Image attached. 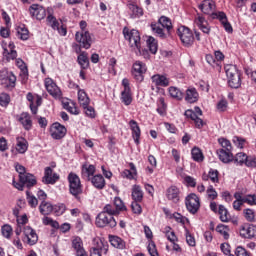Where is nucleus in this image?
Returning <instances> with one entry per match:
<instances>
[{"mask_svg":"<svg viewBox=\"0 0 256 256\" xmlns=\"http://www.w3.org/2000/svg\"><path fill=\"white\" fill-rule=\"evenodd\" d=\"M127 7L130 11V17L132 19H137V17H142L143 15V9L139 8V6L133 4V3H128Z\"/></svg>","mask_w":256,"mask_h":256,"instance_id":"obj_35","label":"nucleus"},{"mask_svg":"<svg viewBox=\"0 0 256 256\" xmlns=\"http://www.w3.org/2000/svg\"><path fill=\"white\" fill-rule=\"evenodd\" d=\"M102 213H106V214H108V215H111L112 217H113V215H119V213L117 212V210H116L114 204H113V205L107 204V205L104 207Z\"/></svg>","mask_w":256,"mask_h":256,"instance_id":"obj_60","label":"nucleus"},{"mask_svg":"<svg viewBox=\"0 0 256 256\" xmlns=\"http://www.w3.org/2000/svg\"><path fill=\"white\" fill-rule=\"evenodd\" d=\"M234 145L238 148V149H243V147H245V143L246 140L245 138H241L239 136H234L232 139Z\"/></svg>","mask_w":256,"mask_h":256,"instance_id":"obj_62","label":"nucleus"},{"mask_svg":"<svg viewBox=\"0 0 256 256\" xmlns=\"http://www.w3.org/2000/svg\"><path fill=\"white\" fill-rule=\"evenodd\" d=\"M129 167L131 170H124L122 172V177L124 179H135V175H137V167H135V164L133 162L129 164Z\"/></svg>","mask_w":256,"mask_h":256,"instance_id":"obj_40","label":"nucleus"},{"mask_svg":"<svg viewBox=\"0 0 256 256\" xmlns=\"http://www.w3.org/2000/svg\"><path fill=\"white\" fill-rule=\"evenodd\" d=\"M240 235L244 239H256V225H242L240 227Z\"/></svg>","mask_w":256,"mask_h":256,"instance_id":"obj_18","label":"nucleus"},{"mask_svg":"<svg viewBox=\"0 0 256 256\" xmlns=\"http://www.w3.org/2000/svg\"><path fill=\"white\" fill-rule=\"evenodd\" d=\"M110 245L115 247V249H127V243L119 236H109Z\"/></svg>","mask_w":256,"mask_h":256,"instance_id":"obj_29","label":"nucleus"},{"mask_svg":"<svg viewBox=\"0 0 256 256\" xmlns=\"http://www.w3.org/2000/svg\"><path fill=\"white\" fill-rule=\"evenodd\" d=\"M44 87L49 95H51V97L54 99H61L63 97L61 88H59L57 83L52 78H45Z\"/></svg>","mask_w":256,"mask_h":256,"instance_id":"obj_7","label":"nucleus"},{"mask_svg":"<svg viewBox=\"0 0 256 256\" xmlns=\"http://www.w3.org/2000/svg\"><path fill=\"white\" fill-rule=\"evenodd\" d=\"M90 181L93 187H95V189H98V190L105 189L106 182L103 175L96 174L90 178Z\"/></svg>","mask_w":256,"mask_h":256,"instance_id":"obj_28","label":"nucleus"},{"mask_svg":"<svg viewBox=\"0 0 256 256\" xmlns=\"http://www.w3.org/2000/svg\"><path fill=\"white\" fill-rule=\"evenodd\" d=\"M178 36L180 37L181 42L186 47H189V45H193L194 37L193 32L185 26H180L178 28Z\"/></svg>","mask_w":256,"mask_h":256,"instance_id":"obj_11","label":"nucleus"},{"mask_svg":"<svg viewBox=\"0 0 256 256\" xmlns=\"http://www.w3.org/2000/svg\"><path fill=\"white\" fill-rule=\"evenodd\" d=\"M129 126L132 131V137L134 139V143L136 145H139L140 139H141V128L139 127V124L135 120H130L129 121Z\"/></svg>","mask_w":256,"mask_h":256,"instance_id":"obj_21","label":"nucleus"},{"mask_svg":"<svg viewBox=\"0 0 256 256\" xmlns=\"http://www.w3.org/2000/svg\"><path fill=\"white\" fill-rule=\"evenodd\" d=\"M151 29L157 37H160V39H167V34H165V30L159 26L157 23L151 24Z\"/></svg>","mask_w":256,"mask_h":256,"instance_id":"obj_43","label":"nucleus"},{"mask_svg":"<svg viewBox=\"0 0 256 256\" xmlns=\"http://www.w3.org/2000/svg\"><path fill=\"white\" fill-rule=\"evenodd\" d=\"M233 161L236 165H245L247 167L249 156L243 152H239L234 156Z\"/></svg>","mask_w":256,"mask_h":256,"instance_id":"obj_39","label":"nucleus"},{"mask_svg":"<svg viewBox=\"0 0 256 256\" xmlns=\"http://www.w3.org/2000/svg\"><path fill=\"white\" fill-rule=\"evenodd\" d=\"M193 161H197V163H201L205 157L203 156V152L201 149L194 147L191 151Z\"/></svg>","mask_w":256,"mask_h":256,"instance_id":"obj_44","label":"nucleus"},{"mask_svg":"<svg viewBox=\"0 0 256 256\" xmlns=\"http://www.w3.org/2000/svg\"><path fill=\"white\" fill-rule=\"evenodd\" d=\"M233 150L218 149L217 155L222 163H231L233 161Z\"/></svg>","mask_w":256,"mask_h":256,"instance_id":"obj_26","label":"nucleus"},{"mask_svg":"<svg viewBox=\"0 0 256 256\" xmlns=\"http://www.w3.org/2000/svg\"><path fill=\"white\" fill-rule=\"evenodd\" d=\"M244 217L249 223H255V210L246 208L243 210Z\"/></svg>","mask_w":256,"mask_h":256,"instance_id":"obj_49","label":"nucleus"},{"mask_svg":"<svg viewBox=\"0 0 256 256\" xmlns=\"http://www.w3.org/2000/svg\"><path fill=\"white\" fill-rule=\"evenodd\" d=\"M96 227L115 229V227H117V220H115V217L112 215L100 212L96 217Z\"/></svg>","mask_w":256,"mask_h":256,"instance_id":"obj_5","label":"nucleus"},{"mask_svg":"<svg viewBox=\"0 0 256 256\" xmlns=\"http://www.w3.org/2000/svg\"><path fill=\"white\" fill-rule=\"evenodd\" d=\"M152 83L157 87H169V78L165 75L156 74L151 77Z\"/></svg>","mask_w":256,"mask_h":256,"instance_id":"obj_25","label":"nucleus"},{"mask_svg":"<svg viewBox=\"0 0 256 256\" xmlns=\"http://www.w3.org/2000/svg\"><path fill=\"white\" fill-rule=\"evenodd\" d=\"M47 24L52 27V29H59V22L57 21V18L55 16L49 14L46 18Z\"/></svg>","mask_w":256,"mask_h":256,"instance_id":"obj_58","label":"nucleus"},{"mask_svg":"<svg viewBox=\"0 0 256 256\" xmlns=\"http://www.w3.org/2000/svg\"><path fill=\"white\" fill-rule=\"evenodd\" d=\"M113 205H114L116 211L118 212V214L121 211H127V206H125V203H123V200L119 197L114 198Z\"/></svg>","mask_w":256,"mask_h":256,"instance_id":"obj_45","label":"nucleus"},{"mask_svg":"<svg viewBox=\"0 0 256 256\" xmlns=\"http://www.w3.org/2000/svg\"><path fill=\"white\" fill-rule=\"evenodd\" d=\"M185 205L187 211H189V213H191L192 215H195V213H197V211H199L201 207V202L197 197V194L192 193L186 197Z\"/></svg>","mask_w":256,"mask_h":256,"instance_id":"obj_8","label":"nucleus"},{"mask_svg":"<svg viewBox=\"0 0 256 256\" xmlns=\"http://www.w3.org/2000/svg\"><path fill=\"white\" fill-rule=\"evenodd\" d=\"M219 145H221L224 151H233V146L231 145V141L227 140L226 138H219L218 139Z\"/></svg>","mask_w":256,"mask_h":256,"instance_id":"obj_53","label":"nucleus"},{"mask_svg":"<svg viewBox=\"0 0 256 256\" xmlns=\"http://www.w3.org/2000/svg\"><path fill=\"white\" fill-rule=\"evenodd\" d=\"M216 231L217 233H220V235H222L224 237V239H229V228H227V226L225 225H218L216 227Z\"/></svg>","mask_w":256,"mask_h":256,"instance_id":"obj_61","label":"nucleus"},{"mask_svg":"<svg viewBox=\"0 0 256 256\" xmlns=\"http://www.w3.org/2000/svg\"><path fill=\"white\" fill-rule=\"evenodd\" d=\"M16 66L18 67V69H20L21 75H24L25 77H27V75H29V70L27 69V64H25V61H23V59L17 58Z\"/></svg>","mask_w":256,"mask_h":256,"instance_id":"obj_46","label":"nucleus"},{"mask_svg":"<svg viewBox=\"0 0 256 256\" xmlns=\"http://www.w3.org/2000/svg\"><path fill=\"white\" fill-rule=\"evenodd\" d=\"M27 149H29V142L24 137L16 138V151L21 155L27 153Z\"/></svg>","mask_w":256,"mask_h":256,"instance_id":"obj_27","label":"nucleus"},{"mask_svg":"<svg viewBox=\"0 0 256 256\" xmlns=\"http://www.w3.org/2000/svg\"><path fill=\"white\" fill-rule=\"evenodd\" d=\"M42 223H43V225H50V227H53L54 229H59V222L53 220L50 217L45 216L42 219Z\"/></svg>","mask_w":256,"mask_h":256,"instance_id":"obj_59","label":"nucleus"},{"mask_svg":"<svg viewBox=\"0 0 256 256\" xmlns=\"http://www.w3.org/2000/svg\"><path fill=\"white\" fill-rule=\"evenodd\" d=\"M123 33L126 41L129 42L131 49H136V51L141 53V34H139V32L135 29L130 31L124 29Z\"/></svg>","mask_w":256,"mask_h":256,"instance_id":"obj_3","label":"nucleus"},{"mask_svg":"<svg viewBox=\"0 0 256 256\" xmlns=\"http://www.w3.org/2000/svg\"><path fill=\"white\" fill-rule=\"evenodd\" d=\"M2 48L3 57H5L7 61H15V59H17V50L7 49V44H2Z\"/></svg>","mask_w":256,"mask_h":256,"instance_id":"obj_37","label":"nucleus"},{"mask_svg":"<svg viewBox=\"0 0 256 256\" xmlns=\"http://www.w3.org/2000/svg\"><path fill=\"white\" fill-rule=\"evenodd\" d=\"M213 19H218V21H220L221 24H223L225 21H227V14H225V12L223 11H218V12H214L212 13L211 16Z\"/></svg>","mask_w":256,"mask_h":256,"instance_id":"obj_57","label":"nucleus"},{"mask_svg":"<svg viewBox=\"0 0 256 256\" xmlns=\"http://www.w3.org/2000/svg\"><path fill=\"white\" fill-rule=\"evenodd\" d=\"M78 101L80 106L83 108H87V106L91 103V99H89L87 92H85L83 89L78 90Z\"/></svg>","mask_w":256,"mask_h":256,"instance_id":"obj_34","label":"nucleus"},{"mask_svg":"<svg viewBox=\"0 0 256 256\" xmlns=\"http://www.w3.org/2000/svg\"><path fill=\"white\" fill-rule=\"evenodd\" d=\"M168 93L172 99H176V101H183L185 94L179 88L171 86L168 88Z\"/></svg>","mask_w":256,"mask_h":256,"instance_id":"obj_36","label":"nucleus"},{"mask_svg":"<svg viewBox=\"0 0 256 256\" xmlns=\"http://www.w3.org/2000/svg\"><path fill=\"white\" fill-rule=\"evenodd\" d=\"M69 192L78 201L81 200V195L83 193V185H81V178L73 172L68 174Z\"/></svg>","mask_w":256,"mask_h":256,"instance_id":"obj_2","label":"nucleus"},{"mask_svg":"<svg viewBox=\"0 0 256 256\" xmlns=\"http://www.w3.org/2000/svg\"><path fill=\"white\" fill-rule=\"evenodd\" d=\"M56 181H59V174L53 173V169H51V167H46L42 182L45 185H55Z\"/></svg>","mask_w":256,"mask_h":256,"instance_id":"obj_17","label":"nucleus"},{"mask_svg":"<svg viewBox=\"0 0 256 256\" xmlns=\"http://www.w3.org/2000/svg\"><path fill=\"white\" fill-rule=\"evenodd\" d=\"M17 37L22 41H27L29 39V30L25 27H18L17 28Z\"/></svg>","mask_w":256,"mask_h":256,"instance_id":"obj_48","label":"nucleus"},{"mask_svg":"<svg viewBox=\"0 0 256 256\" xmlns=\"http://www.w3.org/2000/svg\"><path fill=\"white\" fill-rule=\"evenodd\" d=\"M165 236L167 237L168 241H170V243H177V241H179L177 235H175V232L171 231V227L169 226L165 228Z\"/></svg>","mask_w":256,"mask_h":256,"instance_id":"obj_51","label":"nucleus"},{"mask_svg":"<svg viewBox=\"0 0 256 256\" xmlns=\"http://www.w3.org/2000/svg\"><path fill=\"white\" fill-rule=\"evenodd\" d=\"M29 13L33 19H37V21H43L45 17H47V10L39 4H32L29 7Z\"/></svg>","mask_w":256,"mask_h":256,"instance_id":"obj_13","label":"nucleus"},{"mask_svg":"<svg viewBox=\"0 0 256 256\" xmlns=\"http://www.w3.org/2000/svg\"><path fill=\"white\" fill-rule=\"evenodd\" d=\"M0 81L1 85L6 89H15V86L17 85V76H15L13 72L3 69L0 71Z\"/></svg>","mask_w":256,"mask_h":256,"instance_id":"obj_6","label":"nucleus"},{"mask_svg":"<svg viewBox=\"0 0 256 256\" xmlns=\"http://www.w3.org/2000/svg\"><path fill=\"white\" fill-rule=\"evenodd\" d=\"M77 61L81 69H89V57L87 56L86 52L80 53L78 55Z\"/></svg>","mask_w":256,"mask_h":256,"instance_id":"obj_42","label":"nucleus"},{"mask_svg":"<svg viewBox=\"0 0 256 256\" xmlns=\"http://www.w3.org/2000/svg\"><path fill=\"white\" fill-rule=\"evenodd\" d=\"M64 108L68 113H71V115H79V108H77L73 102L64 104Z\"/></svg>","mask_w":256,"mask_h":256,"instance_id":"obj_55","label":"nucleus"},{"mask_svg":"<svg viewBox=\"0 0 256 256\" xmlns=\"http://www.w3.org/2000/svg\"><path fill=\"white\" fill-rule=\"evenodd\" d=\"M50 135L52 137V139H63V137H65V135H67V128H65V126L61 125L60 123H54L52 124L51 128H50Z\"/></svg>","mask_w":256,"mask_h":256,"instance_id":"obj_16","label":"nucleus"},{"mask_svg":"<svg viewBox=\"0 0 256 256\" xmlns=\"http://www.w3.org/2000/svg\"><path fill=\"white\" fill-rule=\"evenodd\" d=\"M24 243H27L28 245H37V241H39V236L37 235V232L30 226L24 227Z\"/></svg>","mask_w":256,"mask_h":256,"instance_id":"obj_14","label":"nucleus"},{"mask_svg":"<svg viewBox=\"0 0 256 256\" xmlns=\"http://www.w3.org/2000/svg\"><path fill=\"white\" fill-rule=\"evenodd\" d=\"M26 199L28 201V205L32 207V209H35L37 205H39V200L34 195H31L29 191L26 192Z\"/></svg>","mask_w":256,"mask_h":256,"instance_id":"obj_52","label":"nucleus"},{"mask_svg":"<svg viewBox=\"0 0 256 256\" xmlns=\"http://www.w3.org/2000/svg\"><path fill=\"white\" fill-rule=\"evenodd\" d=\"M227 107H229V103L225 99H221L216 105V109L220 113L227 111Z\"/></svg>","mask_w":256,"mask_h":256,"instance_id":"obj_63","label":"nucleus"},{"mask_svg":"<svg viewBox=\"0 0 256 256\" xmlns=\"http://www.w3.org/2000/svg\"><path fill=\"white\" fill-rule=\"evenodd\" d=\"M95 166L92 164H84L82 166V177L87 179V181H91V177L95 175Z\"/></svg>","mask_w":256,"mask_h":256,"instance_id":"obj_30","label":"nucleus"},{"mask_svg":"<svg viewBox=\"0 0 256 256\" xmlns=\"http://www.w3.org/2000/svg\"><path fill=\"white\" fill-rule=\"evenodd\" d=\"M122 86L124 87V90L121 93L122 103H124V105H131V103H133V97L131 96L129 79L124 78L122 80Z\"/></svg>","mask_w":256,"mask_h":256,"instance_id":"obj_15","label":"nucleus"},{"mask_svg":"<svg viewBox=\"0 0 256 256\" xmlns=\"http://www.w3.org/2000/svg\"><path fill=\"white\" fill-rule=\"evenodd\" d=\"M224 69L229 87L232 89H239L241 87V73H239L237 66L228 64L224 67Z\"/></svg>","mask_w":256,"mask_h":256,"instance_id":"obj_1","label":"nucleus"},{"mask_svg":"<svg viewBox=\"0 0 256 256\" xmlns=\"http://www.w3.org/2000/svg\"><path fill=\"white\" fill-rule=\"evenodd\" d=\"M147 249L150 256H159V252H157V246L155 245V242H150Z\"/></svg>","mask_w":256,"mask_h":256,"instance_id":"obj_64","label":"nucleus"},{"mask_svg":"<svg viewBox=\"0 0 256 256\" xmlns=\"http://www.w3.org/2000/svg\"><path fill=\"white\" fill-rule=\"evenodd\" d=\"M198 8L204 15H210L212 17L213 13H215L216 5L213 0H204L201 4H199Z\"/></svg>","mask_w":256,"mask_h":256,"instance_id":"obj_19","label":"nucleus"},{"mask_svg":"<svg viewBox=\"0 0 256 256\" xmlns=\"http://www.w3.org/2000/svg\"><path fill=\"white\" fill-rule=\"evenodd\" d=\"M131 197L133 201L143 202V198L145 197V193L143 192V188L141 186L134 184L132 186Z\"/></svg>","mask_w":256,"mask_h":256,"instance_id":"obj_23","label":"nucleus"},{"mask_svg":"<svg viewBox=\"0 0 256 256\" xmlns=\"http://www.w3.org/2000/svg\"><path fill=\"white\" fill-rule=\"evenodd\" d=\"M144 73H147V66L145 65V63L141 61H136L133 64V68H132V75L134 79L139 83H141L143 79H145V77L143 76Z\"/></svg>","mask_w":256,"mask_h":256,"instance_id":"obj_12","label":"nucleus"},{"mask_svg":"<svg viewBox=\"0 0 256 256\" xmlns=\"http://www.w3.org/2000/svg\"><path fill=\"white\" fill-rule=\"evenodd\" d=\"M185 237L186 243L187 245H189V247H195V245H197V242L195 241V236H193L188 229L185 230Z\"/></svg>","mask_w":256,"mask_h":256,"instance_id":"obj_56","label":"nucleus"},{"mask_svg":"<svg viewBox=\"0 0 256 256\" xmlns=\"http://www.w3.org/2000/svg\"><path fill=\"white\" fill-rule=\"evenodd\" d=\"M20 183H23L24 186L31 188L37 185V178L31 173H26L23 176L19 177Z\"/></svg>","mask_w":256,"mask_h":256,"instance_id":"obj_22","label":"nucleus"},{"mask_svg":"<svg viewBox=\"0 0 256 256\" xmlns=\"http://www.w3.org/2000/svg\"><path fill=\"white\" fill-rule=\"evenodd\" d=\"M218 213L220 215V220L223 223H229V221H231V214H229V211L225 206L219 205Z\"/></svg>","mask_w":256,"mask_h":256,"instance_id":"obj_41","label":"nucleus"},{"mask_svg":"<svg viewBox=\"0 0 256 256\" xmlns=\"http://www.w3.org/2000/svg\"><path fill=\"white\" fill-rule=\"evenodd\" d=\"M206 195H207V199H209L210 201H215V199H217V197H219V194L217 193V190H215L213 185H209L207 187Z\"/></svg>","mask_w":256,"mask_h":256,"instance_id":"obj_47","label":"nucleus"},{"mask_svg":"<svg viewBox=\"0 0 256 256\" xmlns=\"http://www.w3.org/2000/svg\"><path fill=\"white\" fill-rule=\"evenodd\" d=\"M75 39L77 43H79V45L76 44V53H81V47L83 49H91V43H93V40L91 39L89 31L76 32Z\"/></svg>","mask_w":256,"mask_h":256,"instance_id":"obj_4","label":"nucleus"},{"mask_svg":"<svg viewBox=\"0 0 256 256\" xmlns=\"http://www.w3.org/2000/svg\"><path fill=\"white\" fill-rule=\"evenodd\" d=\"M159 25L163 27V29H166L167 35H171V29H173V23L171 22V19L167 16H161L158 20Z\"/></svg>","mask_w":256,"mask_h":256,"instance_id":"obj_33","label":"nucleus"},{"mask_svg":"<svg viewBox=\"0 0 256 256\" xmlns=\"http://www.w3.org/2000/svg\"><path fill=\"white\" fill-rule=\"evenodd\" d=\"M195 23L201 31L206 33V35H209L211 29L209 28V24L207 23V20H205L203 16H198L195 20Z\"/></svg>","mask_w":256,"mask_h":256,"instance_id":"obj_32","label":"nucleus"},{"mask_svg":"<svg viewBox=\"0 0 256 256\" xmlns=\"http://www.w3.org/2000/svg\"><path fill=\"white\" fill-rule=\"evenodd\" d=\"M1 232L5 239H11V235H13V228L11 227V225L5 224L4 226H2Z\"/></svg>","mask_w":256,"mask_h":256,"instance_id":"obj_54","label":"nucleus"},{"mask_svg":"<svg viewBox=\"0 0 256 256\" xmlns=\"http://www.w3.org/2000/svg\"><path fill=\"white\" fill-rule=\"evenodd\" d=\"M167 199L169 201H173V203H178L179 201V188L177 186H171L170 188L167 189L166 193Z\"/></svg>","mask_w":256,"mask_h":256,"instance_id":"obj_31","label":"nucleus"},{"mask_svg":"<svg viewBox=\"0 0 256 256\" xmlns=\"http://www.w3.org/2000/svg\"><path fill=\"white\" fill-rule=\"evenodd\" d=\"M57 209H59V213H65V206L63 204L53 206L51 202L42 201L39 205L41 215H51V213L57 211Z\"/></svg>","mask_w":256,"mask_h":256,"instance_id":"obj_9","label":"nucleus"},{"mask_svg":"<svg viewBox=\"0 0 256 256\" xmlns=\"http://www.w3.org/2000/svg\"><path fill=\"white\" fill-rule=\"evenodd\" d=\"M107 251H109V243L103 238H94L90 252L95 253L96 256H101V253H107Z\"/></svg>","mask_w":256,"mask_h":256,"instance_id":"obj_10","label":"nucleus"},{"mask_svg":"<svg viewBox=\"0 0 256 256\" xmlns=\"http://www.w3.org/2000/svg\"><path fill=\"white\" fill-rule=\"evenodd\" d=\"M18 121L19 123H21L25 131H31V129H33V120H31V115L29 113H21L18 118Z\"/></svg>","mask_w":256,"mask_h":256,"instance_id":"obj_20","label":"nucleus"},{"mask_svg":"<svg viewBox=\"0 0 256 256\" xmlns=\"http://www.w3.org/2000/svg\"><path fill=\"white\" fill-rule=\"evenodd\" d=\"M72 247L76 255H79L85 251V248L83 247V240L80 237H76L72 240Z\"/></svg>","mask_w":256,"mask_h":256,"instance_id":"obj_38","label":"nucleus"},{"mask_svg":"<svg viewBox=\"0 0 256 256\" xmlns=\"http://www.w3.org/2000/svg\"><path fill=\"white\" fill-rule=\"evenodd\" d=\"M184 99L186 103H197L199 101V92L195 88H188L185 92Z\"/></svg>","mask_w":256,"mask_h":256,"instance_id":"obj_24","label":"nucleus"},{"mask_svg":"<svg viewBox=\"0 0 256 256\" xmlns=\"http://www.w3.org/2000/svg\"><path fill=\"white\" fill-rule=\"evenodd\" d=\"M147 45L149 47L150 52L155 55L157 53L158 45L157 40H155L152 36H149L147 39Z\"/></svg>","mask_w":256,"mask_h":256,"instance_id":"obj_50","label":"nucleus"}]
</instances>
